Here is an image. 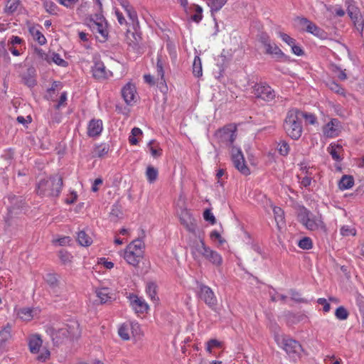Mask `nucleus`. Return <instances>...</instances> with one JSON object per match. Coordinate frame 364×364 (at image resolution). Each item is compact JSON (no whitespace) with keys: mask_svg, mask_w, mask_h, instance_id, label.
<instances>
[{"mask_svg":"<svg viewBox=\"0 0 364 364\" xmlns=\"http://www.w3.org/2000/svg\"><path fill=\"white\" fill-rule=\"evenodd\" d=\"M96 294L100 299L101 304H105L109 300L112 299L113 294L110 292L109 289L107 287L100 288L96 290Z\"/></svg>","mask_w":364,"mask_h":364,"instance_id":"29","label":"nucleus"},{"mask_svg":"<svg viewBox=\"0 0 364 364\" xmlns=\"http://www.w3.org/2000/svg\"><path fill=\"white\" fill-rule=\"evenodd\" d=\"M125 11L129 18V20H131L133 25H134L135 22L137 21L136 12L133 9L132 6L130 8V9H127Z\"/></svg>","mask_w":364,"mask_h":364,"instance_id":"52","label":"nucleus"},{"mask_svg":"<svg viewBox=\"0 0 364 364\" xmlns=\"http://www.w3.org/2000/svg\"><path fill=\"white\" fill-rule=\"evenodd\" d=\"M146 291L150 299L154 301H157L158 297V285L154 282H148L146 283Z\"/></svg>","mask_w":364,"mask_h":364,"instance_id":"28","label":"nucleus"},{"mask_svg":"<svg viewBox=\"0 0 364 364\" xmlns=\"http://www.w3.org/2000/svg\"><path fill=\"white\" fill-rule=\"evenodd\" d=\"M156 141L155 140H151L149 141V143L148 144V148L151 154V155L154 156V157H156L157 155H158V149L156 146H154L153 144L154 143H156Z\"/></svg>","mask_w":364,"mask_h":364,"instance_id":"56","label":"nucleus"},{"mask_svg":"<svg viewBox=\"0 0 364 364\" xmlns=\"http://www.w3.org/2000/svg\"><path fill=\"white\" fill-rule=\"evenodd\" d=\"M11 337V327L6 326L0 331V346H2Z\"/></svg>","mask_w":364,"mask_h":364,"instance_id":"40","label":"nucleus"},{"mask_svg":"<svg viewBox=\"0 0 364 364\" xmlns=\"http://www.w3.org/2000/svg\"><path fill=\"white\" fill-rule=\"evenodd\" d=\"M144 79L146 83L149 84L151 86H153L156 84V81L153 75L150 74H146L144 75Z\"/></svg>","mask_w":364,"mask_h":364,"instance_id":"61","label":"nucleus"},{"mask_svg":"<svg viewBox=\"0 0 364 364\" xmlns=\"http://www.w3.org/2000/svg\"><path fill=\"white\" fill-rule=\"evenodd\" d=\"M191 250L196 259L203 257L215 266H220L223 263L222 256L205 245L203 237L200 234L198 235V240H196L191 245Z\"/></svg>","mask_w":364,"mask_h":364,"instance_id":"2","label":"nucleus"},{"mask_svg":"<svg viewBox=\"0 0 364 364\" xmlns=\"http://www.w3.org/2000/svg\"><path fill=\"white\" fill-rule=\"evenodd\" d=\"M301 113L296 109L289 110L284 122V129L293 139H298L302 133L301 122L299 115Z\"/></svg>","mask_w":364,"mask_h":364,"instance_id":"5","label":"nucleus"},{"mask_svg":"<svg viewBox=\"0 0 364 364\" xmlns=\"http://www.w3.org/2000/svg\"><path fill=\"white\" fill-rule=\"evenodd\" d=\"M279 37L290 46H294L295 43V40L286 33H279Z\"/></svg>","mask_w":364,"mask_h":364,"instance_id":"53","label":"nucleus"},{"mask_svg":"<svg viewBox=\"0 0 364 364\" xmlns=\"http://www.w3.org/2000/svg\"><path fill=\"white\" fill-rule=\"evenodd\" d=\"M254 95L265 101H271L275 97L274 91L267 85L257 84L253 87Z\"/></svg>","mask_w":364,"mask_h":364,"instance_id":"11","label":"nucleus"},{"mask_svg":"<svg viewBox=\"0 0 364 364\" xmlns=\"http://www.w3.org/2000/svg\"><path fill=\"white\" fill-rule=\"evenodd\" d=\"M355 26L358 30H360L361 31L364 29V17L360 16L358 19H357L355 22Z\"/></svg>","mask_w":364,"mask_h":364,"instance_id":"64","label":"nucleus"},{"mask_svg":"<svg viewBox=\"0 0 364 364\" xmlns=\"http://www.w3.org/2000/svg\"><path fill=\"white\" fill-rule=\"evenodd\" d=\"M203 218L206 221L210 222L212 225H214L216 222L215 216L209 209L204 211Z\"/></svg>","mask_w":364,"mask_h":364,"instance_id":"51","label":"nucleus"},{"mask_svg":"<svg viewBox=\"0 0 364 364\" xmlns=\"http://www.w3.org/2000/svg\"><path fill=\"white\" fill-rule=\"evenodd\" d=\"M298 245L303 250H309L312 247V242L309 237H304L299 241Z\"/></svg>","mask_w":364,"mask_h":364,"instance_id":"47","label":"nucleus"},{"mask_svg":"<svg viewBox=\"0 0 364 364\" xmlns=\"http://www.w3.org/2000/svg\"><path fill=\"white\" fill-rule=\"evenodd\" d=\"M277 149L279 153L282 156H287L289 152V146L285 141H281L278 143Z\"/></svg>","mask_w":364,"mask_h":364,"instance_id":"42","label":"nucleus"},{"mask_svg":"<svg viewBox=\"0 0 364 364\" xmlns=\"http://www.w3.org/2000/svg\"><path fill=\"white\" fill-rule=\"evenodd\" d=\"M340 233L343 237L355 236L356 230L353 225H345L341 226Z\"/></svg>","mask_w":364,"mask_h":364,"instance_id":"38","label":"nucleus"},{"mask_svg":"<svg viewBox=\"0 0 364 364\" xmlns=\"http://www.w3.org/2000/svg\"><path fill=\"white\" fill-rule=\"evenodd\" d=\"M23 83L29 87H33L36 85V70L31 67L27 69L26 73L22 75Z\"/></svg>","mask_w":364,"mask_h":364,"instance_id":"23","label":"nucleus"},{"mask_svg":"<svg viewBox=\"0 0 364 364\" xmlns=\"http://www.w3.org/2000/svg\"><path fill=\"white\" fill-rule=\"evenodd\" d=\"M77 240L82 246H89L92 244V239L84 231H80Z\"/></svg>","mask_w":364,"mask_h":364,"instance_id":"37","label":"nucleus"},{"mask_svg":"<svg viewBox=\"0 0 364 364\" xmlns=\"http://www.w3.org/2000/svg\"><path fill=\"white\" fill-rule=\"evenodd\" d=\"M53 62L58 65H60L65 67L67 65V62L61 58L60 55L58 53H53L50 55V63Z\"/></svg>","mask_w":364,"mask_h":364,"instance_id":"45","label":"nucleus"},{"mask_svg":"<svg viewBox=\"0 0 364 364\" xmlns=\"http://www.w3.org/2000/svg\"><path fill=\"white\" fill-rule=\"evenodd\" d=\"M7 200L11 204L8 207L9 213L12 215H17L21 213L23 208V200L22 197H17L16 196H9Z\"/></svg>","mask_w":364,"mask_h":364,"instance_id":"15","label":"nucleus"},{"mask_svg":"<svg viewBox=\"0 0 364 364\" xmlns=\"http://www.w3.org/2000/svg\"><path fill=\"white\" fill-rule=\"evenodd\" d=\"M127 247H129V249H132L131 250L132 251L136 252L139 250L141 253L144 254L143 250L144 247V242L139 239H136V240H134V241H132L127 246Z\"/></svg>","mask_w":364,"mask_h":364,"instance_id":"41","label":"nucleus"},{"mask_svg":"<svg viewBox=\"0 0 364 364\" xmlns=\"http://www.w3.org/2000/svg\"><path fill=\"white\" fill-rule=\"evenodd\" d=\"M216 136L220 141L225 144L227 146H230L236 138L235 129L224 127L217 132Z\"/></svg>","mask_w":364,"mask_h":364,"instance_id":"13","label":"nucleus"},{"mask_svg":"<svg viewBox=\"0 0 364 364\" xmlns=\"http://www.w3.org/2000/svg\"><path fill=\"white\" fill-rule=\"evenodd\" d=\"M158 175V170L152 166H149L146 168V176L149 181H153L156 179Z\"/></svg>","mask_w":364,"mask_h":364,"instance_id":"43","label":"nucleus"},{"mask_svg":"<svg viewBox=\"0 0 364 364\" xmlns=\"http://www.w3.org/2000/svg\"><path fill=\"white\" fill-rule=\"evenodd\" d=\"M23 42V39L18 36H13L8 42V45L16 46L21 44Z\"/></svg>","mask_w":364,"mask_h":364,"instance_id":"59","label":"nucleus"},{"mask_svg":"<svg viewBox=\"0 0 364 364\" xmlns=\"http://www.w3.org/2000/svg\"><path fill=\"white\" fill-rule=\"evenodd\" d=\"M132 308L136 314H144L148 309L145 301L135 294H130L128 297Z\"/></svg>","mask_w":364,"mask_h":364,"instance_id":"14","label":"nucleus"},{"mask_svg":"<svg viewBox=\"0 0 364 364\" xmlns=\"http://www.w3.org/2000/svg\"><path fill=\"white\" fill-rule=\"evenodd\" d=\"M81 330L78 322L75 320H70L63 323L60 327L50 329V336L55 345L65 344L68 341L80 338Z\"/></svg>","mask_w":364,"mask_h":364,"instance_id":"1","label":"nucleus"},{"mask_svg":"<svg viewBox=\"0 0 364 364\" xmlns=\"http://www.w3.org/2000/svg\"><path fill=\"white\" fill-rule=\"evenodd\" d=\"M102 129V121L93 119L88 124L87 134L91 137L97 136L101 134Z\"/></svg>","mask_w":364,"mask_h":364,"instance_id":"20","label":"nucleus"},{"mask_svg":"<svg viewBox=\"0 0 364 364\" xmlns=\"http://www.w3.org/2000/svg\"><path fill=\"white\" fill-rule=\"evenodd\" d=\"M317 302L319 304L323 305V311L324 312H328L330 311V304L328 303L326 299L320 298L318 299Z\"/></svg>","mask_w":364,"mask_h":364,"instance_id":"57","label":"nucleus"},{"mask_svg":"<svg viewBox=\"0 0 364 364\" xmlns=\"http://www.w3.org/2000/svg\"><path fill=\"white\" fill-rule=\"evenodd\" d=\"M299 221L309 230L326 232V226L320 215H315L304 207L298 210Z\"/></svg>","mask_w":364,"mask_h":364,"instance_id":"3","label":"nucleus"},{"mask_svg":"<svg viewBox=\"0 0 364 364\" xmlns=\"http://www.w3.org/2000/svg\"><path fill=\"white\" fill-rule=\"evenodd\" d=\"M326 364H342L341 358H336L335 356H327L325 359Z\"/></svg>","mask_w":364,"mask_h":364,"instance_id":"55","label":"nucleus"},{"mask_svg":"<svg viewBox=\"0 0 364 364\" xmlns=\"http://www.w3.org/2000/svg\"><path fill=\"white\" fill-rule=\"evenodd\" d=\"M343 150V147L340 144H331L328 148L329 154L332 158L336 161L341 160L340 153Z\"/></svg>","mask_w":364,"mask_h":364,"instance_id":"31","label":"nucleus"},{"mask_svg":"<svg viewBox=\"0 0 364 364\" xmlns=\"http://www.w3.org/2000/svg\"><path fill=\"white\" fill-rule=\"evenodd\" d=\"M29 32L33 36V39L36 41L40 45H44L46 43V38L42 33L36 27H31Z\"/></svg>","mask_w":364,"mask_h":364,"instance_id":"32","label":"nucleus"},{"mask_svg":"<svg viewBox=\"0 0 364 364\" xmlns=\"http://www.w3.org/2000/svg\"><path fill=\"white\" fill-rule=\"evenodd\" d=\"M178 215L181 223L185 227V228L190 232L196 235V221L191 214L190 211L186 208H181Z\"/></svg>","mask_w":364,"mask_h":364,"instance_id":"8","label":"nucleus"},{"mask_svg":"<svg viewBox=\"0 0 364 364\" xmlns=\"http://www.w3.org/2000/svg\"><path fill=\"white\" fill-rule=\"evenodd\" d=\"M305 169L306 170L305 172V176L302 178V182H311V181L316 182V178H315L314 176H311V175L313 174V171H315V169H313L312 168H306V167H305Z\"/></svg>","mask_w":364,"mask_h":364,"instance_id":"49","label":"nucleus"},{"mask_svg":"<svg viewBox=\"0 0 364 364\" xmlns=\"http://www.w3.org/2000/svg\"><path fill=\"white\" fill-rule=\"evenodd\" d=\"M50 355V351L48 349L44 348V349H43L41 354L37 357V359L39 361L44 362L47 359L49 358Z\"/></svg>","mask_w":364,"mask_h":364,"instance_id":"54","label":"nucleus"},{"mask_svg":"<svg viewBox=\"0 0 364 364\" xmlns=\"http://www.w3.org/2000/svg\"><path fill=\"white\" fill-rule=\"evenodd\" d=\"M59 258L64 264L71 262L72 255L67 251L61 250L58 252Z\"/></svg>","mask_w":364,"mask_h":364,"instance_id":"44","label":"nucleus"},{"mask_svg":"<svg viewBox=\"0 0 364 364\" xmlns=\"http://www.w3.org/2000/svg\"><path fill=\"white\" fill-rule=\"evenodd\" d=\"M119 336L124 340H129V327L127 325H122L120 326L118 331Z\"/></svg>","mask_w":364,"mask_h":364,"instance_id":"50","label":"nucleus"},{"mask_svg":"<svg viewBox=\"0 0 364 364\" xmlns=\"http://www.w3.org/2000/svg\"><path fill=\"white\" fill-rule=\"evenodd\" d=\"M211 13L218 12L227 3L228 0H205Z\"/></svg>","mask_w":364,"mask_h":364,"instance_id":"30","label":"nucleus"},{"mask_svg":"<svg viewBox=\"0 0 364 364\" xmlns=\"http://www.w3.org/2000/svg\"><path fill=\"white\" fill-rule=\"evenodd\" d=\"M21 5L20 0H8L5 5L4 11L6 15H12L18 11Z\"/></svg>","mask_w":364,"mask_h":364,"instance_id":"27","label":"nucleus"},{"mask_svg":"<svg viewBox=\"0 0 364 364\" xmlns=\"http://www.w3.org/2000/svg\"><path fill=\"white\" fill-rule=\"evenodd\" d=\"M38 314V310L28 307L21 308L18 311V317L25 321H31Z\"/></svg>","mask_w":364,"mask_h":364,"instance_id":"24","label":"nucleus"},{"mask_svg":"<svg viewBox=\"0 0 364 364\" xmlns=\"http://www.w3.org/2000/svg\"><path fill=\"white\" fill-rule=\"evenodd\" d=\"M292 52L296 55H302L304 54L303 50L301 48L300 46H296L295 43H294V46H291Z\"/></svg>","mask_w":364,"mask_h":364,"instance_id":"63","label":"nucleus"},{"mask_svg":"<svg viewBox=\"0 0 364 364\" xmlns=\"http://www.w3.org/2000/svg\"><path fill=\"white\" fill-rule=\"evenodd\" d=\"M42 343L43 341L38 334L31 335L28 338V347L32 353H39Z\"/></svg>","mask_w":364,"mask_h":364,"instance_id":"22","label":"nucleus"},{"mask_svg":"<svg viewBox=\"0 0 364 364\" xmlns=\"http://www.w3.org/2000/svg\"><path fill=\"white\" fill-rule=\"evenodd\" d=\"M259 41L263 44V46L265 47L267 46L268 44L271 43L269 37L266 33H261L259 36Z\"/></svg>","mask_w":364,"mask_h":364,"instance_id":"58","label":"nucleus"},{"mask_svg":"<svg viewBox=\"0 0 364 364\" xmlns=\"http://www.w3.org/2000/svg\"><path fill=\"white\" fill-rule=\"evenodd\" d=\"M122 95L127 105H132L136 102V91L134 85L129 82L122 90Z\"/></svg>","mask_w":364,"mask_h":364,"instance_id":"17","label":"nucleus"},{"mask_svg":"<svg viewBox=\"0 0 364 364\" xmlns=\"http://www.w3.org/2000/svg\"><path fill=\"white\" fill-rule=\"evenodd\" d=\"M273 212L277 226L280 228L284 224V213L281 208L276 206L273 207Z\"/></svg>","mask_w":364,"mask_h":364,"instance_id":"34","label":"nucleus"},{"mask_svg":"<svg viewBox=\"0 0 364 364\" xmlns=\"http://www.w3.org/2000/svg\"><path fill=\"white\" fill-rule=\"evenodd\" d=\"M59 2L66 7L73 6L78 0H58Z\"/></svg>","mask_w":364,"mask_h":364,"instance_id":"62","label":"nucleus"},{"mask_svg":"<svg viewBox=\"0 0 364 364\" xmlns=\"http://www.w3.org/2000/svg\"><path fill=\"white\" fill-rule=\"evenodd\" d=\"M44 280L49 286L50 292L56 296H61L64 291L63 285L60 283L58 276L55 273H48L44 277Z\"/></svg>","mask_w":364,"mask_h":364,"instance_id":"7","label":"nucleus"},{"mask_svg":"<svg viewBox=\"0 0 364 364\" xmlns=\"http://www.w3.org/2000/svg\"><path fill=\"white\" fill-rule=\"evenodd\" d=\"M193 73L196 77H200L203 75L201 60L198 55L195 57L193 60Z\"/></svg>","mask_w":364,"mask_h":364,"instance_id":"36","label":"nucleus"},{"mask_svg":"<svg viewBox=\"0 0 364 364\" xmlns=\"http://www.w3.org/2000/svg\"><path fill=\"white\" fill-rule=\"evenodd\" d=\"M199 296L211 309L215 308L218 304L214 292L208 286L200 285Z\"/></svg>","mask_w":364,"mask_h":364,"instance_id":"10","label":"nucleus"},{"mask_svg":"<svg viewBox=\"0 0 364 364\" xmlns=\"http://www.w3.org/2000/svg\"><path fill=\"white\" fill-rule=\"evenodd\" d=\"M132 249L127 247L124 257L125 260L132 266H136L139 263L140 260L143 257V254L141 253L139 250L136 252L132 251Z\"/></svg>","mask_w":364,"mask_h":364,"instance_id":"19","label":"nucleus"},{"mask_svg":"<svg viewBox=\"0 0 364 364\" xmlns=\"http://www.w3.org/2000/svg\"><path fill=\"white\" fill-rule=\"evenodd\" d=\"M85 24L93 33L100 35L97 36L100 41L105 42L107 40L109 36L107 22L102 14H95L94 16L90 15L85 18Z\"/></svg>","mask_w":364,"mask_h":364,"instance_id":"4","label":"nucleus"},{"mask_svg":"<svg viewBox=\"0 0 364 364\" xmlns=\"http://www.w3.org/2000/svg\"><path fill=\"white\" fill-rule=\"evenodd\" d=\"M235 167L243 174H247L249 169L245 165V158L243 154H239L232 158Z\"/></svg>","mask_w":364,"mask_h":364,"instance_id":"26","label":"nucleus"},{"mask_svg":"<svg viewBox=\"0 0 364 364\" xmlns=\"http://www.w3.org/2000/svg\"><path fill=\"white\" fill-rule=\"evenodd\" d=\"M266 53L271 55L273 58H277V60H282L283 58H286L284 53L282 51V50L274 43L268 44L267 47H265Z\"/></svg>","mask_w":364,"mask_h":364,"instance_id":"25","label":"nucleus"},{"mask_svg":"<svg viewBox=\"0 0 364 364\" xmlns=\"http://www.w3.org/2000/svg\"><path fill=\"white\" fill-rule=\"evenodd\" d=\"M341 130V122L338 119H331V120L323 127L324 136L328 138L338 136Z\"/></svg>","mask_w":364,"mask_h":364,"instance_id":"12","label":"nucleus"},{"mask_svg":"<svg viewBox=\"0 0 364 364\" xmlns=\"http://www.w3.org/2000/svg\"><path fill=\"white\" fill-rule=\"evenodd\" d=\"M302 116L311 124H314L316 122V117L312 114L304 113V114H302Z\"/></svg>","mask_w":364,"mask_h":364,"instance_id":"60","label":"nucleus"},{"mask_svg":"<svg viewBox=\"0 0 364 364\" xmlns=\"http://www.w3.org/2000/svg\"><path fill=\"white\" fill-rule=\"evenodd\" d=\"M63 183H38L36 191L44 196H57L62 188Z\"/></svg>","mask_w":364,"mask_h":364,"instance_id":"9","label":"nucleus"},{"mask_svg":"<svg viewBox=\"0 0 364 364\" xmlns=\"http://www.w3.org/2000/svg\"><path fill=\"white\" fill-rule=\"evenodd\" d=\"M299 24L304 27L306 31L316 36H321L323 31L315 23H312L306 18H299Z\"/></svg>","mask_w":364,"mask_h":364,"instance_id":"18","label":"nucleus"},{"mask_svg":"<svg viewBox=\"0 0 364 364\" xmlns=\"http://www.w3.org/2000/svg\"><path fill=\"white\" fill-rule=\"evenodd\" d=\"M43 7L50 14L55 15L58 12V6L50 0H43Z\"/></svg>","mask_w":364,"mask_h":364,"instance_id":"39","label":"nucleus"},{"mask_svg":"<svg viewBox=\"0 0 364 364\" xmlns=\"http://www.w3.org/2000/svg\"><path fill=\"white\" fill-rule=\"evenodd\" d=\"M34 51L38 58L42 60H45L48 63H50V55L49 54L46 53L41 48H35Z\"/></svg>","mask_w":364,"mask_h":364,"instance_id":"46","label":"nucleus"},{"mask_svg":"<svg viewBox=\"0 0 364 364\" xmlns=\"http://www.w3.org/2000/svg\"><path fill=\"white\" fill-rule=\"evenodd\" d=\"M335 315L340 320H346L348 316V313L344 307L340 306L336 310Z\"/></svg>","mask_w":364,"mask_h":364,"instance_id":"48","label":"nucleus"},{"mask_svg":"<svg viewBox=\"0 0 364 364\" xmlns=\"http://www.w3.org/2000/svg\"><path fill=\"white\" fill-rule=\"evenodd\" d=\"M126 42L129 46L132 47L134 50H137L139 48V45L141 42V37L137 32H131L127 31Z\"/></svg>","mask_w":364,"mask_h":364,"instance_id":"21","label":"nucleus"},{"mask_svg":"<svg viewBox=\"0 0 364 364\" xmlns=\"http://www.w3.org/2000/svg\"><path fill=\"white\" fill-rule=\"evenodd\" d=\"M222 343L217 339H210L206 343L205 350L210 353L213 354L214 352V349L215 348H221Z\"/></svg>","mask_w":364,"mask_h":364,"instance_id":"35","label":"nucleus"},{"mask_svg":"<svg viewBox=\"0 0 364 364\" xmlns=\"http://www.w3.org/2000/svg\"><path fill=\"white\" fill-rule=\"evenodd\" d=\"M122 215L123 213L121 206L118 203L114 204L109 213L110 220L115 222L118 219L122 218Z\"/></svg>","mask_w":364,"mask_h":364,"instance_id":"33","label":"nucleus"},{"mask_svg":"<svg viewBox=\"0 0 364 364\" xmlns=\"http://www.w3.org/2000/svg\"><path fill=\"white\" fill-rule=\"evenodd\" d=\"M274 340L277 345L285 350L290 357L295 359L299 356L301 350V346L297 341L279 333L274 335Z\"/></svg>","mask_w":364,"mask_h":364,"instance_id":"6","label":"nucleus"},{"mask_svg":"<svg viewBox=\"0 0 364 364\" xmlns=\"http://www.w3.org/2000/svg\"><path fill=\"white\" fill-rule=\"evenodd\" d=\"M92 76L98 80L107 79L109 75H112V73L106 70L104 63L101 61L95 63L94 66L92 68Z\"/></svg>","mask_w":364,"mask_h":364,"instance_id":"16","label":"nucleus"}]
</instances>
